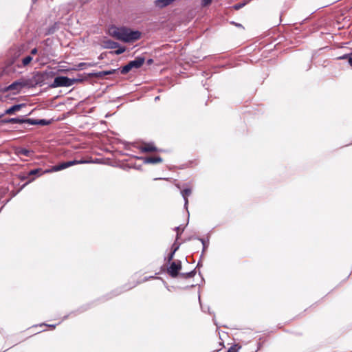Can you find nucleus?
Wrapping results in <instances>:
<instances>
[{"label": "nucleus", "instance_id": "nucleus-9", "mask_svg": "<svg viewBox=\"0 0 352 352\" xmlns=\"http://www.w3.org/2000/svg\"><path fill=\"white\" fill-rule=\"evenodd\" d=\"M103 46L106 49H116L119 47V43L108 39L103 42Z\"/></svg>", "mask_w": 352, "mask_h": 352}, {"label": "nucleus", "instance_id": "nucleus-11", "mask_svg": "<svg viewBox=\"0 0 352 352\" xmlns=\"http://www.w3.org/2000/svg\"><path fill=\"white\" fill-rule=\"evenodd\" d=\"M116 71H117L116 69H111V70H108V71H101V72H99L98 73H97L96 74V76L97 77L102 78V77H104L107 75L113 74L116 72Z\"/></svg>", "mask_w": 352, "mask_h": 352}, {"label": "nucleus", "instance_id": "nucleus-2", "mask_svg": "<svg viewBox=\"0 0 352 352\" xmlns=\"http://www.w3.org/2000/svg\"><path fill=\"white\" fill-rule=\"evenodd\" d=\"M145 62V58L142 56H138L135 60L130 61L128 64L121 68L120 73L122 74H126L132 69L140 68Z\"/></svg>", "mask_w": 352, "mask_h": 352}, {"label": "nucleus", "instance_id": "nucleus-14", "mask_svg": "<svg viewBox=\"0 0 352 352\" xmlns=\"http://www.w3.org/2000/svg\"><path fill=\"white\" fill-rule=\"evenodd\" d=\"M125 51H126V47L124 46H120L119 45V47H118L114 52H111V53L116 54V55H120V54L124 53Z\"/></svg>", "mask_w": 352, "mask_h": 352}, {"label": "nucleus", "instance_id": "nucleus-31", "mask_svg": "<svg viewBox=\"0 0 352 352\" xmlns=\"http://www.w3.org/2000/svg\"><path fill=\"white\" fill-rule=\"evenodd\" d=\"M34 180V178L30 179L25 184H28V183L32 182Z\"/></svg>", "mask_w": 352, "mask_h": 352}, {"label": "nucleus", "instance_id": "nucleus-15", "mask_svg": "<svg viewBox=\"0 0 352 352\" xmlns=\"http://www.w3.org/2000/svg\"><path fill=\"white\" fill-rule=\"evenodd\" d=\"M18 155H24L26 157L30 156L31 151L26 148H20L17 151Z\"/></svg>", "mask_w": 352, "mask_h": 352}, {"label": "nucleus", "instance_id": "nucleus-24", "mask_svg": "<svg viewBox=\"0 0 352 352\" xmlns=\"http://www.w3.org/2000/svg\"><path fill=\"white\" fill-rule=\"evenodd\" d=\"M204 3L202 4L203 7L208 6L212 1H203Z\"/></svg>", "mask_w": 352, "mask_h": 352}, {"label": "nucleus", "instance_id": "nucleus-25", "mask_svg": "<svg viewBox=\"0 0 352 352\" xmlns=\"http://www.w3.org/2000/svg\"><path fill=\"white\" fill-rule=\"evenodd\" d=\"M37 52H38L37 49L36 48H34V49H32L31 50V54L35 55V54H37Z\"/></svg>", "mask_w": 352, "mask_h": 352}, {"label": "nucleus", "instance_id": "nucleus-30", "mask_svg": "<svg viewBox=\"0 0 352 352\" xmlns=\"http://www.w3.org/2000/svg\"><path fill=\"white\" fill-rule=\"evenodd\" d=\"M176 230L177 232V236H179V227H177L176 228Z\"/></svg>", "mask_w": 352, "mask_h": 352}, {"label": "nucleus", "instance_id": "nucleus-28", "mask_svg": "<svg viewBox=\"0 0 352 352\" xmlns=\"http://www.w3.org/2000/svg\"><path fill=\"white\" fill-rule=\"evenodd\" d=\"M349 63L352 67V56L349 57Z\"/></svg>", "mask_w": 352, "mask_h": 352}, {"label": "nucleus", "instance_id": "nucleus-8", "mask_svg": "<svg viewBox=\"0 0 352 352\" xmlns=\"http://www.w3.org/2000/svg\"><path fill=\"white\" fill-rule=\"evenodd\" d=\"M146 164H158L162 162V158L160 156L147 157L144 159Z\"/></svg>", "mask_w": 352, "mask_h": 352}, {"label": "nucleus", "instance_id": "nucleus-4", "mask_svg": "<svg viewBox=\"0 0 352 352\" xmlns=\"http://www.w3.org/2000/svg\"><path fill=\"white\" fill-rule=\"evenodd\" d=\"M75 82V79H71L66 76H58L54 78L52 87H70L73 85Z\"/></svg>", "mask_w": 352, "mask_h": 352}, {"label": "nucleus", "instance_id": "nucleus-1", "mask_svg": "<svg viewBox=\"0 0 352 352\" xmlns=\"http://www.w3.org/2000/svg\"><path fill=\"white\" fill-rule=\"evenodd\" d=\"M109 34L113 38L125 43H132L139 40L141 32L138 30H131L126 28L111 26L109 28Z\"/></svg>", "mask_w": 352, "mask_h": 352}, {"label": "nucleus", "instance_id": "nucleus-23", "mask_svg": "<svg viewBox=\"0 0 352 352\" xmlns=\"http://www.w3.org/2000/svg\"><path fill=\"white\" fill-rule=\"evenodd\" d=\"M351 54H344V55H343V56H342L338 57V59H340V60L348 59V60H349V57H351Z\"/></svg>", "mask_w": 352, "mask_h": 352}, {"label": "nucleus", "instance_id": "nucleus-19", "mask_svg": "<svg viewBox=\"0 0 352 352\" xmlns=\"http://www.w3.org/2000/svg\"><path fill=\"white\" fill-rule=\"evenodd\" d=\"M241 347V346L239 344H234L230 346L227 351V352H238Z\"/></svg>", "mask_w": 352, "mask_h": 352}, {"label": "nucleus", "instance_id": "nucleus-5", "mask_svg": "<svg viewBox=\"0 0 352 352\" xmlns=\"http://www.w3.org/2000/svg\"><path fill=\"white\" fill-rule=\"evenodd\" d=\"M82 163H84V162L83 161H78V160L64 162H61L57 165L53 166L52 167L51 170H47L45 172L50 173V172H52V171H54V172L59 171V170L65 169L71 166L79 164H82Z\"/></svg>", "mask_w": 352, "mask_h": 352}, {"label": "nucleus", "instance_id": "nucleus-18", "mask_svg": "<svg viewBox=\"0 0 352 352\" xmlns=\"http://www.w3.org/2000/svg\"><path fill=\"white\" fill-rule=\"evenodd\" d=\"M178 248H179L178 246L175 247V248L173 247V250L169 254V255L168 256V262L170 263L173 259L174 254H175V252L178 250Z\"/></svg>", "mask_w": 352, "mask_h": 352}, {"label": "nucleus", "instance_id": "nucleus-3", "mask_svg": "<svg viewBox=\"0 0 352 352\" xmlns=\"http://www.w3.org/2000/svg\"><path fill=\"white\" fill-rule=\"evenodd\" d=\"M31 85L30 80L20 79L13 82L4 89V91H13L14 94L19 93L22 88Z\"/></svg>", "mask_w": 352, "mask_h": 352}, {"label": "nucleus", "instance_id": "nucleus-17", "mask_svg": "<svg viewBox=\"0 0 352 352\" xmlns=\"http://www.w3.org/2000/svg\"><path fill=\"white\" fill-rule=\"evenodd\" d=\"M171 1H155V6L158 8H162L166 7Z\"/></svg>", "mask_w": 352, "mask_h": 352}, {"label": "nucleus", "instance_id": "nucleus-29", "mask_svg": "<svg viewBox=\"0 0 352 352\" xmlns=\"http://www.w3.org/2000/svg\"><path fill=\"white\" fill-rule=\"evenodd\" d=\"M47 326L50 327L51 329H55V327H56V325H54V324H49Z\"/></svg>", "mask_w": 352, "mask_h": 352}, {"label": "nucleus", "instance_id": "nucleus-20", "mask_svg": "<svg viewBox=\"0 0 352 352\" xmlns=\"http://www.w3.org/2000/svg\"><path fill=\"white\" fill-rule=\"evenodd\" d=\"M195 272L194 271H192L188 273H182V274H180V276L184 278H188L192 277L195 275Z\"/></svg>", "mask_w": 352, "mask_h": 352}, {"label": "nucleus", "instance_id": "nucleus-6", "mask_svg": "<svg viewBox=\"0 0 352 352\" xmlns=\"http://www.w3.org/2000/svg\"><path fill=\"white\" fill-rule=\"evenodd\" d=\"M182 269V262L176 260L170 263V266L167 268V273L172 277L176 278L179 274Z\"/></svg>", "mask_w": 352, "mask_h": 352}, {"label": "nucleus", "instance_id": "nucleus-12", "mask_svg": "<svg viewBox=\"0 0 352 352\" xmlns=\"http://www.w3.org/2000/svg\"><path fill=\"white\" fill-rule=\"evenodd\" d=\"M192 190L190 188H185L182 191V195L185 200V204H188V197L190 196Z\"/></svg>", "mask_w": 352, "mask_h": 352}, {"label": "nucleus", "instance_id": "nucleus-32", "mask_svg": "<svg viewBox=\"0 0 352 352\" xmlns=\"http://www.w3.org/2000/svg\"><path fill=\"white\" fill-rule=\"evenodd\" d=\"M235 25H236V26H239V27H241V24L235 23Z\"/></svg>", "mask_w": 352, "mask_h": 352}, {"label": "nucleus", "instance_id": "nucleus-33", "mask_svg": "<svg viewBox=\"0 0 352 352\" xmlns=\"http://www.w3.org/2000/svg\"><path fill=\"white\" fill-rule=\"evenodd\" d=\"M152 61H153V60H152L151 59H150V60H148V63H151Z\"/></svg>", "mask_w": 352, "mask_h": 352}, {"label": "nucleus", "instance_id": "nucleus-26", "mask_svg": "<svg viewBox=\"0 0 352 352\" xmlns=\"http://www.w3.org/2000/svg\"><path fill=\"white\" fill-rule=\"evenodd\" d=\"M28 177H29L28 175L27 176H25V175L20 176V179L21 180H25V179H28Z\"/></svg>", "mask_w": 352, "mask_h": 352}, {"label": "nucleus", "instance_id": "nucleus-22", "mask_svg": "<svg viewBox=\"0 0 352 352\" xmlns=\"http://www.w3.org/2000/svg\"><path fill=\"white\" fill-rule=\"evenodd\" d=\"M245 5V3H238V4L234 5L233 8H234L235 10H239V9L241 8L242 7H243Z\"/></svg>", "mask_w": 352, "mask_h": 352}, {"label": "nucleus", "instance_id": "nucleus-16", "mask_svg": "<svg viewBox=\"0 0 352 352\" xmlns=\"http://www.w3.org/2000/svg\"><path fill=\"white\" fill-rule=\"evenodd\" d=\"M32 60V57L31 56H28L22 59L23 66L25 67L28 65L31 61Z\"/></svg>", "mask_w": 352, "mask_h": 352}, {"label": "nucleus", "instance_id": "nucleus-21", "mask_svg": "<svg viewBox=\"0 0 352 352\" xmlns=\"http://www.w3.org/2000/svg\"><path fill=\"white\" fill-rule=\"evenodd\" d=\"M42 172V170L41 168H36V169H34V170H31L29 173H28V176H32V175H37L40 173Z\"/></svg>", "mask_w": 352, "mask_h": 352}, {"label": "nucleus", "instance_id": "nucleus-13", "mask_svg": "<svg viewBox=\"0 0 352 352\" xmlns=\"http://www.w3.org/2000/svg\"><path fill=\"white\" fill-rule=\"evenodd\" d=\"M30 120H24L21 119L19 118H10L6 121L8 123H23V122H29Z\"/></svg>", "mask_w": 352, "mask_h": 352}, {"label": "nucleus", "instance_id": "nucleus-7", "mask_svg": "<svg viewBox=\"0 0 352 352\" xmlns=\"http://www.w3.org/2000/svg\"><path fill=\"white\" fill-rule=\"evenodd\" d=\"M142 153H149L157 151V147L152 143H144L139 148Z\"/></svg>", "mask_w": 352, "mask_h": 352}, {"label": "nucleus", "instance_id": "nucleus-10", "mask_svg": "<svg viewBox=\"0 0 352 352\" xmlns=\"http://www.w3.org/2000/svg\"><path fill=\"white\" fill-rule=\"evenodd\" d=\"M25 104H15V105H13L11 107H10L9 109H8L6 111V114H8V115H12L14 114L16 111H18L19 110H21V109L24 107Z\"/></svg>", "mask_w": 352, "mask_h": 352}, {"label": "nucleus", "instance_id": "nucleus-27", "mask_svg": "<svg viewBox=\"0 0 352 352\" xmlns=\"http://www.w3.org/2000/svg\"><path fill=\"white\" fill-rule=\"evenodd\" d=\"M54 32V28L49 29L48 34H53Z\"/></svg>", "mask_w": 352, "mask_h": 352}]
</instances>
